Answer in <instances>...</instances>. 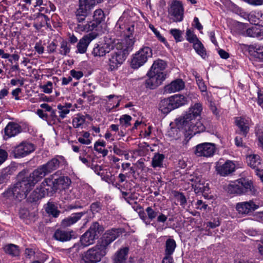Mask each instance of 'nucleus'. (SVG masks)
<instances>
[{"label": "nucleus", "instance_id": "nucleus-1", "mask_svg": "<svg viewBox=\"0 0 263 263\" xmlns=\"http://www.w3.org/2000/svg\"><path fill=\"white\" fill-rule=\"evenodd\" d=\"M116 28L123 34L124 38L115 44L112 52L108 55L107 66L110 71L117 69L123 63L126 55L132 50L135 43L133 34L135 28L133 23L126 22L124 18L120 17Z\"/></svg>", "mask_w": 263, "mask_h": 263}, {"label": "nucleus", "instance_id": "nucleus-2", "mask_svg": "<svg viewBox=\"0 0 263 263\" xmlns=\"http://www.w3.org/2000/svg\"><path fill=\"white\" fill-rule=\"evenodd\" d=\"M202 110V103L197 102L192 104L185 114L177 120L178 125L191 132L189 134L192 136L204 132L205 127L200 120Z\"/></svg>", "mask_w": 263, "mask_h": 263}, {"label": "nucleus", "instance_id": "nucleus-3", "mask_svg": "<svg viewBox=\"0 0 263 263\" xmlns=\"http://www.w3.org/2000/svg\"><path fill=\"white\" fill-rule=\"evenodd\" d=\"M56 174H53L49 177L45 179L41 183L40 188H36L33 192L32 195L37 194L33 198V200L36 201L46 195L48 192L58 189H65L68 187L71 184V180L67 176H60L55 178Z\"/></svg>", "mask_w": 263, "mask_h": 263}, {"label": "nucleus", "instance_id": "nucleus-4", "mask_svg": "<svg viewBox=\"0 0 263 263\" xmlns=\"http://www.w3.org/2000/svg\"><path fill=\"white\" fill-rule=\"evenodd\" d=\"M166 66L165 62L158 59L155 61L147 72L148 79L146 81V86L153 89L160 86L166 79V74L164 70Z\"/></svg>", "mask_w": 263, "mask_h": 263}, {"label": "nucleus", "instance_id": "nucleus-5", "mask_svg": "<svg viewBox=\"0 0 263 263\" xmlns=\"http://www.w3.org/2000/svg\"><path fill=\"white\" fill-rule=\"evenodd\" d=\"M33 186L28 180L24 178L22 181L15 183L13 187L8 189L4 193L5 197L12 198L21 201L25 199Z\"/></svg>", "mask_w": 263, "mask_h": 263}, {"label": "nucleus", "instance_id": "nucleus-6", "mask_svg": "<svg viewBox=\"0 0 263 263\" xmlns=\"http://www.w3.org/2000/svg\"><path fill=\"white\" fill-rule=\"evenodd\" d=\"M107 250L99 242L89 249L82 255L84 263H97L106 255Z\"/></svg>", "mask_w": 263, "mask_h": 263}, {"label": "nucleus", "instance_id": "nucleus-7", "mask_svg": "<svg viewBox=\"0 0 263 263\" xmlns=\"http://www.w3.org/2000/svg\"><path fill=\"white\" fill-rule=\"evenodd\" d=\"M105 15L101 9L96 10L93 15V19L90 21H87L86 24H79L76 27L77 31L89 32L97 30L99 25L104 21Z\"/></svg>", "mask_w": 263, "mask_h": 263}, {"label": "nucleus", "instance_id": "nucleus-8", "mask_svg": "<svg viewBox=\"0 0 263 263\" xmlns=\"http://www.w3.org/2000/svg\"><path fill=\"white\" fill-rule=\"evenodd\" d=\"M153 55L151 48L145 46L140 49L132 55L131 67L134 69H138L143 66Z\"/></svg>", "mask_w": 263, "mask_h": 263}, {"label": "nucleus", "instance_id": "nucleus-9", "mask_svg": "<svg viewBox=\"0 0 263 263\" xmlns=\"http://www.w3.org/2000/svg\"><path fill=\"white\" fill-rule=\"evenodd\" d=\"M215 167L218 175L220 176L226 177L235 172L236 165L231 160H227L223 162V160H219L216 162Z\"/></svg>", "mask_w": 263, "mask_h": 263}, {"label": "nucleus", "instance_id": "nucleus-10", "mask_svg": "<svg viewBox=\"0 0 263 263\" xmlns=\"http://www.w3.org/2000/svg\"><path fill=\"white\" fill-rule=\"evenodd\" d=\"M184 9L182 3L179 1H173L168 9V14L173 22H181L183 18Z\"/></svg>", "mask_w": 263, "mask_h": 263}, {"label": "nucleus", "instance_id": "nucleus-11", "mask_svg": "<svg viewBox=\"0 0 263 263\" xmlns=\"http://www.w3.org/2000/svg\"><path fill=\"white\" fill-rule=\"evenodd\" d=\"M99 227V224L98 222L93 223L89 229L81 236L80 241L83 246L86 247L95 242V239L98 237L97 232Z\"/></svg>", "mask_w": 263, "mask_h": 263}, {"label": "nucleus", "instance_id": "nucleus-12", "mask_svg": "<svg viewBox=\"0 0 263 263\" xmlns=\"http://www.w3.org/2000/svg\"><path fill=\"white\" fill-rule=\"evenodd\" d=\"M215 145L212 143L205 142L195 147L194 153L198 157H211L215 153Z\"/></svg>", "mask_w": 263, "mask_h": 263}, {"label": "nucleus", "instance_id": "nucleus-13", "mask_svg": "<svg viewBox=\"0 0 263 263\" xmlns=\"http://www.w3.org/2000/svg\"><path fill=\"white\" fill-rule=\"evenodd\" d=\"M122 229H111L107 231L101 240L99 241L107 250L108 246L123 233Z\"/></svg>", "mask_w": 263, "mask_h": 263}, {"label": "nucleus", "instance_id": "nucleus-14", "mask_svg": "<svg viewBox=\"0 0 263 263\" xmlns=\"http://www.w3.org/2000/svg\"><path fill=\"white\" fill-rule=\"evenodd\" d=\"M97 36V33L94 32L84 35L78 42L77 45L76 52L80 54L86 53L89 44L93 40L96 38Z\"/></svg>", "mask_w": 263, "mask_h": 263}, {"label": "nucleus", "instance_id": "nucleus-15", "mask_svg": "<svg viewBox=\"0 0 263 263\" xmlns=\"http://www.w3.org/2000/svg\"><path fill=\"white\" fill-rule=\"evenodd\" d=\"M34 146L33 144L23 142L17 145L14 150L15 158L24 157L34 151Z\"/></svg>", "mask_w": 263, "mask_h": 263}, {"label": "nucleus", "instance_id": "nucleus-16", "mask_svg": "<svg viewBox=\"0 0 263 263\" xmlns=\"http://www.w3.org/2000/svg\"><path fill=\"white\" fill-rule=\"evenodd\" d=\"M66 164V161L63 156H57L43 165L47 173L49 174L58 169L61 165H64Z\"/></svg>", "mask_w": 263, "mask_h": 263}, {"label": "nucleus", "instance_id": "nucleus-17", "mask_svg": "<svg viewBox=\"0 0 263 263\" xmlns=\"http://www.w3.org/2000/svg\"><path fill=\"white\" fill-rule=\"evenodd\" d=\"M259 208V205L255 204L252 200L241 202L237 203L236 209L240 214L247 215L251 213Z\"/></svg>", "mask_w": 263, "mask_h": 263}, {"label": "nucleus", "instance_id": "nucleus-18", "mask_svg": "<svg viewBox=\"0 0 263 263\" xmlns=\"http://www.w3.org/2000/svg\"><path fill=\"white\" fill-rule=\"evenodd\" d=\"M47 174L48 173L44 166L42 165L35 169L26 178L33 187L38 181Z\"/></svg>", "mask_w": 263, "mask_h": 263}, {"label": "nucleus", "instance_id": "nucleus-19", "mask_svg": "<svg viewBox=\"0 0 263 263\" xmlns=\"http://www.w3.org/2000/svg\"><path fill=\"white\" fill-rule=\"evenodd\" d=\"M22 131V127L18 124L10 122L5 128L4 139H7L14 137Z\"/></svg>", "mask_w": 263, "mask_h": 263}, {"label": "nucleus", "instance_id": "nucleus-20", "mask_svg": "<svg viewBox=\"0 0 263 263\" xmlns=\"http://www.w3.org/2000/svg\"><path fill=\"white\" fill-rule=\"evenodd\" d=\"M184 87V82L181 79H176L166 85L164 88V91L166 93H171L181 90Z\"/></svg>", "mask_w": 263, "mask_h": 263}, {"label": "nucleus", "instance_id": "nucleus-21", "mask_svg": "<svg viewBox=\"0 0 263 263\" xmlns=\"http://www.w3.org/2000/svg\"><path fill=\"white\" fill-rule=\"evenodd\" d=\"M129 248L124 247L119 250L114 255L112 261L113 263H126L128 257Z\"/></svg>", "mask_w": 263, "mask_h": 263}, {"label": "nucleus", "instance_id": "nucleus-22", "mask_svg": "<svg viewBox=\"0 0 263 263\" xmlns=\"http://www.w3.org/2000/svg\"><path fill=\"white\" fill-rule=\"evenodd\" d=\"M235 122L243 135L246 136L249 130L250 120L248 118L238 117L236 118Z\"/></svg>", "mask_w": 263, "mask_h": 263}, {"label": "nucleus", "instance_id": "nucleus-23", "mask_svg": "<svg viewBox=\"0 0 263 263\" xmlns=\"http://www.w3.org/2000/svg\"><path fill=\"white\" fill-rule=\"evenodd\" d=\"M112 48V46L108 44H101L100 45H97L93 48L92 53L95 57H102L105 55L106 53H108Z\"/></svg>", "mask_w": 263, "mask_h": 263}, {"label": "nucleus", "instance_id": "nucleus-24", "mask_svg": "<svg viewBox=\"0 0 263 263\" xmlns=\"http://www.w3.org/2000/svg\"><path fill=\"white\" fill-rule=\"evenodd\" d=\"M84 214L83 212L71 214L70 216L63 219L61 222V226L66 228L71 226L76 223Z\"/></svg>", "mask_w": 263, "mask_h": 263}, {"label": "nucleus", "instance_id": "nucleus-25", "mask_svg": "<svg viewBox=\"0 0 263 263\" xmlns=\"http://www.w3.org/2000/svg\"><path fill=\"white\" fill-rule=\"evenodd\" d=\"M170 98L174 109L183 106L189 103L188 98L182 95H175L171 96Z\"/></svg>", "mask_w": 263, "mask_h": 263}, {"label": "nucleus", "instance_id": "nucleus-26", "mask_svg": "<svg viewBox=\"0 0 263 263\" xmlns=\"http://www.w3.org/2000/svg\"><path fill=\"white\" fill-rule=\"evenodd\" d=\"M241 190L243 191L242 194H254L255 190L252 182L245 178L239 179Z\"/></svg>", "mask_w": 263, "mask_h": 263}, {"label": "nucleus", "instance_id": "nucleus-27", "mask_svg": "<svg viewBox=\"0 0 263 263\" xmlns=\"http://www.w3.org/2000/svg\"><path fill=\"white\" fill-rule=\"evenodd\" d=\"M241 190L243 191L242 194H254L255 190L252 182L245 178L239 179Z\"/></svg>", "mask_w": 263, "mask_h": 263}, {"label": "nucleus", "instance_id": "nucleus-28", "mask_svg": "<svg viewBox=\"0 0 263 263\" xmlns=\"http://www.w3.org/2000/svg\"><path fill=\"white\" fill-rule=\"evenodd\" d=\"M247 36L253 37L263 39V28L258 25H254L246 30Z\"/></svg>", "mask_w": 263, "mask_h": 263}, {"label": "nucleus", "instance_id": "nucleus-29", "mask_svg": "<svg viewBox=\"0 0 263 263\" xmlns=\"http://www.w3.org/2000/svg\"><path fill=\"white\" fill-rule=\"evenodd\" d=\"M159 110L164 114H167L174 109L170 97L162 100L159 106Z\"/></svg>", "mask_w": 263, "mask_h": 263}, {"label": "nucleus", "instance_id": "nucleus-30", "mask_svg": "<svg viewBox=\"0 0 263 263\" xmlns=\"http://www.w3.org/2000/svg\"><path fill=\"white\" fill-rule=\"evenodd\" d=\"M72 233L73 231L57 230L54 233V237L56 240L62 242L69 241L72 238Z\"/></svg>", "mask_w": 263, "mask_h": 263}, {"label": "nucleus", "instance_id": "nucleus-31", "mask_svg": "<svg viewBox=\"0 0 263 263\" xmlns=\"http://www.w3.org/2000/svg\"><path fill=\"white\" fill-rule=\"evenodd\" d=\"M249 52L256 58L263 60V45H251L248 47Z\"/></svg>", "mask_w": 263, "mask_h": 263}, {"label": "nucleus", "instance_id": "nucleus-32", "mask_svg": "<svg viewBox=\"0 0 263 263\" xmlns=\"http://www.w3.org/2000/svg\"><path fill=\"white\" fill-rule=\"evenodd\" d=\"M189 180L193 182L192 183V186L194 189V191L196 193L203 192L205 191L204 186L200 177L199 176H191V178H190Z\"/></svg>", "mask_w": 263, "mask_h": 263}, {"label": "nucleus", "instance_id": "nucleus-33", "mask_svg": "<svg viewBox=\"0 0 263 263\" xmlns=\"http://www.w3.org/2000/svg\"><path fill=\"white\" fill-rule=\"evenodd\" d=\"M165 156L162 154L155 153L154 156L152 158L151 165L154 168H161L163 167V162Z\"/></svg>", "mask_w": 263, "mask_h": 263}, {"label": "nucleus", "instance_id": "nucleus-34", "mask_svg": "<svg viewBox=\"0 0 263 263\" xmlns=\"http://www.w3.org/2000/svg\"><path fill=\"white\" fill-rule=\"evenodd\" d=\"M226 191L230 194H241L243 191L241 190L239 179L226 186Z\"/></svg>", "mask_w": 263, "mask_h": 263}, {"label": "nucleus", "instance_id": "nucleus-35", "mask_svg": "<svg viewBox=\"0 0 263 263\" xmlns=\"http://www.w3.org/2000/svg\"><path fill=\"white\" fill-rule=\"evenodd\" d=\"M176 247L175 241L173 239H168L165 243V250L164 257H172L171 255L173 253Z\"/></svg>", "mask_w": 263, "mask_h": 263}, {"label": "nucleus", "instance_id": "nucleus-36", "mask_svg": "<svg viewBox=\"0 0 263 263\" xmlns=\"http://www.w3.org/2000/svg\"><path fill=\"white\" fill-rule=\"evenodd\" d=\"M246 159L248 165L254 169L258 167L260 165V157L257 155H250L247 157Z\"/></svg>", "mask_w": 263, "mask_h": 263}, {"label": "nucleus", "instance_id": "nucleus-37", "mask_svg": "<svg viewBox=\"0 0 263 263\" xmlns=\"http://www.w3.org/2000/svg\"><path fill=\"white\" fill-rule=\"evenodd\" d=\"M80 6L79 9H77L76 12V15H87V8H90L93 6H90L87 3L82 2V0H80Z\"/></svg>", "mask_w": 263, "mask_h": 263}, {"label": "nucleus", "instance_id": "nucleus-38", "mask_svg": "<svg viewBox=\"0 0 263 263\" xmlns=\"http://www.w3.org/2000/svg\"><path fill=\"white\" fill-rule=\"evenodd\" d=\"M5 252L13 256H16L19 255L20 251L18 247L13 244H9L4 248Z\"/></svg>", "mask_w": 263, "mask_h": 263}, {"label": "nucleus", "instance_id": "nucleus-39", "mask_svg": "<svg viewBox=\"0 0 263 263\" xmlns=\"http://www.w3.org/2000/svg\"><path fill=\"white\" fill-rule=\"evenodd\" d=\"M47 213L52 215L54 217H57L60 213V211L58 210L57 206L53 203L48 202L46 207Z\"/></svg>", "mask_w": 263, "mask_h": 263}, {"label": "nucleus", "instance_id": "nucleus-40", "mask_svg": "<svg viewBox=\"0 0 263 263\" xmlns=\"http://www.w3.org/2000/svg\"><path fill=\"white\" fill-rule=\"evenodd\" d=\"M145 212L147 214L148 220H153L156 218L158 215L159 211L154 205L153 206H148L145 209Z\"/></svg>", "mask_w": 263, "mask_h": 263}, {"label": "nucleus", "instance_id": "nucleus-41", "mask_svg": "<svg viewBox=\"0 0 263 263\" xmlns=\"http://www.w3.org/2000/svg\"><path fill=\"white\" fill-rule=\"evenodd\" d=\"M193 44V47L196 52L202 58H205L206 55L205 50L202 43L198 40Z\"/></svg>", "mask_w": 263, "mask_h": 263}, {"label": "nucleus", "instance_id": "nucleus-42", "mask_svg": "<svg viewBox=\"0 0 263 263\" xmlns=\"http://www.w3.org/2000/svg\"><path fill=\"white\" fill-rule=\"evenodd\" d=\"M86 120L84 116L78 114L72 120L73 126L74 128H79L82 125Z\"/></svg>", "mask_w": 263, "mask_h": 263}, {"label": "nucleus", "instance_id": "nucleus-43", "mask_svg": "<svg viewBox=\"0 0 263 263\" xmlns=\"http://www.w3.org/2000/svg\"><path fill=\"white\" fill-rule=\"evenodd\" d=\"M90 134L87 132H82V137H79L78 138V141L81 144L85 145H89L91 143V140L89 138Z\"/></svg>", "mask_w": 263, "mask_h": 263}, {"label": "nucleus", "instance_id": "nucleus-44", "mask_svg": "<svg viewBox=\"0 0 263 263\" xmlns=\"http://www.w3.org/2000/svg\"><path fill=\"white\" fill-rule=\"evenodd\" d=\"M149 28L151 29V30L154 32V33L155 34L156 36L157 37V39L161 42L164 43L165 45H167V42L163 36L161 35L160 32L155 28L154 25L150 24L149 25Z\"/></svg>", "mask_w": 263, "mask_h": 263}, {"label": "nucleus", "instance_id": "nucleus-45", "mask_svg": "<svg viewBox=\"0 0 263 263\" xmlns=\"http://www.w3.org/2000/svg\"><path fill=\"white\" fill-rule=\"evenodd\" d=\"M132 120L131 116L127 115H122L120 118V124L125 127L130 125V121Z\"/></svg>", "mask_w": 263, "mask_h": 263}, {"label": "nucleus", "instance_id": "nucleus-46", "mask_svg": "<svg viewBox=\"0 0 263 263\" xmlns=\"http://www.w3.org/2000/svg\"><path fill=\"white\" fill-rule=\"evenodd\" d=\"M196 80L197 84L199 87V88L202 92L206 91V86L204 84V82H203L202 79L200 77L198 74L196 72V74H195Z\"/></svg>", "mask_w": 263, "mask_h": 263}, {"label": "nucleus", "instance_id": "nucleus-47", "mask_svg": "<svg viewBox=\"0 0 263 263\" xmlns=\"http://www.w3.org/2000/svg\"><path fill=\"white\" fill-rule=\"evenodd\" d=\"M57 108L59 110V118L60 119H63L66 118V115H68L70 110H68L66 108L64 107L62 105H58Z\"/></svg>", "mask_w": 263, "mask_h": 263}, {"label": "nucleus", "instance_id": "nucleus-48", "mask_svg": "<svg viewBox=\"0 0 263 263\" xmlns=\"http://www.w3.org/2000/svg\"><path fill=\"white\" fill-rule=\"evenodd\" d=\"M44 93L50 94L52 92L53 84L50 81H48L46 84L40 86Z\"/></svg>", "mask_w": 263, "mask_h": 263}, {"label": "nucleus", "instance_id": "nucleus-49", "mask_svg": "<svg viewBox=\"0 0 263 263\" xmlns=\"http://www.w3.org/2000/svg\"><path fill=\"white\" fill-rule=\"evenodd\" d=\"M170 33L174 36L176 42H180L182 39L181 32L177 29H172Z\"/></svg>", "mask_w": 263, "mask_h": 263}, {"label": "nucleus", "instance_id": "nucleus-50", "mask_svg": "<svg viewBox=\"0 0 263 263\" xmlns=\"http://www.w3.org/2000/svg\"><path fill=\"white\" fill-rule=\"evenodd\" d=\"M70 51V48L67 46V42L62 41L61 43L60 53L62 55H66Z\"/></svg>", "mask_w": 263, "mask_h": 263}, {"label": "nucleus", "instance_id": "nucleus-51", "mask_svg": "<svg viewBox=\"0 0 263 263\" xmlns=\"http://www.w3.org/2000/svg\"><path fill=\"white\" fill-rule=\"evenodd\" d=\"M186 40L190 43H194L195 42L198 41V39L196 35H195L190 29H187L186 32Z\"/></svg>", "mask_w": 263, "mask_h": 263}, {"label": "nucleus", "instance_id": "nucleus-52", "mask_svg": "<svg viewBox=\"0 0 263 263\" xmlns=\"http://www.w3.org/2000/svg\"><path fill=\"white\" fill-rule=\"evenodd\" d=\"M176 197L177 201L180 202V204L182 206L184 207L186 203V200L184 195L182 193H178Z\"/></svg>", "mask_w": 263, "mask_h": 263}, {"label": "nucleus", "instance_id": "nucleus-53", "mask_svg": "<svg viewBox=\"0 0 263 263\" xmlns=\"http://www.w3.org/2000/svg\"><path fill=\"white\" fill-rule=\"evenodd\" d=\"M37 18L41 20L42 26H44L45 24H48V22L49 21V18L48 16L43 13H39L37 16Z\"/></svg>", "mask_w": 263, "mask_h": 263}, {"label": "nucleus", "instance_id": "nucleus-54", "mask_svg": "<svg viewBox=\"0 0 263 263\" xmlns=\"http://www.w3.org/2000/svg\"><path fill=\"white\" fill-rule=\"evenodd\" d=\"M91 211L93 213L98 212L101 209V205L99 202L92 203L90 206Z\"/></svg>", "mask_w": 263, "mask_h": 263}, {"label": "nucleus", "instance_id": "nucleus-55", "mask_svg": "<svg viewBox=\"0 0 263 263\" xmlns=\"http://www.w3.org/2000/svg\"><path fill=\"white\" fill-rule=\"evenodd\" d=\"M34 49L39 54H42L44 52V48L42 46L41 41L36 43L34 46Z\"/></svg>", "mask_w": 263, "mask_h": 263}, {"label": "nucleus", "instance_id": "nucleus-56", "mask_svg": "<svg viewBox=\"0 0 263 263\" xmlns=\"http://www.w3.org/2000/svg\"><path fill=\"white\" fill-rule=\"evenodd\" d=\"M70 74L72 77L77 80L80 79L83 76V73L82 71H76L74 70H71L70 71Z\"/></svg>", "mask_w": 263, "mask_h": 263}, {"label": "nucleus", "instance_id": "nucleus-57", "mask_svg": "<svg viewBox=\"0 0 263 263\" xmlns=\"http://www.w3.org/2000/svg\"><path fill=\"white\" fill-rule=\"evenodd\" d=\"M139 215L140 218L144 221V222L146 224H150V220H148V217L146 215V214L144 211H140L139 213Z\"/></svg>", "mask_w": 263, "mask_h": 263}, {"label": "nucleus", "instance_id": "nucleus-58", "mask_svg": "<svg viewBox=\"0 0 263 263\" xmlns=\"http://www.w3.org/2000/svg\"><path fill=\"white\" fill-rule=\"evenodd\" d=\"M104 148V147H97V145L94 146V148L95 151L98 152L99 153L101 154L103 157H105L108 154V151L107 149H105Z\"/></svg>", "mask_w": 263, "mask_h": 263}, {"label": "nucleus", "instance_id": "nucleus-59", "mask_svg": "<svg viewBox=\"0 0 263 263\" xmlns=\"http://www.w3.org/2000/svg\"><path fill=\"white\" fill-rule=\"evenodd\" d=\"M7 157V153L5 150L0 149V165L4 162Z\"/></svg>", "mask_w": 263, "mask_h": 263}, {"label": "nucleus", "instance_id": "nucleus-60", "mask_svg": "<svg viewBox=\"0 0 263 263\" xmlns=\"http://www.w3.org/2000/svg\"><path fill=\"white\" fill-rule=\"evenodd\" d=\"M9 180L8 175L4 172L0 173V184L5 183Z\"/></svg>", "mask_w": 263, "mask_h": 263}, {"label": "nucleus", "instance_id": "nucleus-61", "mask_svg": "<svg viewBox=\"0 0 263 263\" xmlns=\"http://www.w3.org/2000/svg\"><path fill=\"white\" fill-rule=\"evenodd\" d=\"M76 18L77 20V21L78 22V24L77 26L79 24H86L87 23V22H85V18L87 15H76Z\"/></svg>", "mask_w": 263, "mask_h": 263}, {"label": "nucleus", "instance_id": "nucleus-62", "mask_svg": "<svg viewBox=\"0 0 263 263\" xmlns=\"http://www.w3.org/2000/svg\"><path fill=\"white\" fill-rule=\"evenodd\" d=\"M89 167H90L91 169H92L97 175H101L100 172L102 170V168L101 166L91 163V164Z\"/></svg>", "mask_w": 263, "mask_h": 263}, {"label": "nucleus", "instance_id": "nucleus-63", "mask_svg": "<svg viewBox=\"0 0 263 263\" xmlns=\"http://www.w3.org/2000/svg\"><path fill=\"white\" fill-rule=\"evenodd\" d=\"M196 209L199 210H206L208 205L202 202L201 200H199L196 202Z\"/></svg>", "mask_w": 263, "mask_h": 263}, {"label": "nucleus", "instance_id": "nucleus-64", "mask_svg": "<svg viewBox=\"0 0 263 263\" xmlns=\"http://www.w3.org/2000/svg\"><path fill=\"white\" fill-rule=\"evenodd\" d=\"M36 114L39 116V117L43 120H46L47 119L48 115L45 113L43 110L41 109H37L36 111Z\"/></svg>", "mask_w": 263, "mask_h": 263}]
</instances>
